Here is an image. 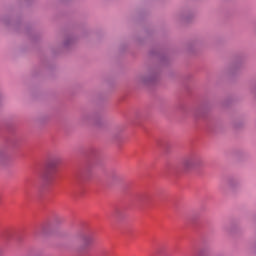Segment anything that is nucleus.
Instances as JSON below:
<instances>
[{
    "label": "nucleus",
    "instance_id": "nucleus-1",
    "mask_svg": "<svg viewBox=\"0 0 256 256\" xmlns=\"http://www.w3.org/2000/svg\"><path fill=\"white\" fill-rule=\"evenodd\" d=\"M197 165V158L195 157H188L183 161L184 169H193Z\"/></svg>",
    "mask_w": 256,
    "mask_h": 256
}]
</instances>
